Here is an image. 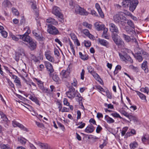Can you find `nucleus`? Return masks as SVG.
Segmentation results:
<instances>
[{
  "instance_id": "59",
  "label": "nucleus",
  "mask_w": 149,
  "mask_h": 149,
  "mask_svg": "<svg viewBox=\"0 0 149 149\" xmlns=\"http://www.w3.org/2000/svg\"><path fill=\"white\" fill-rule=\"evenodd\" d=\"M83 33L86 36H87L90 33L89 31L87 29H85L83 30Z\"/></svg>"
},
{
  "instance_id": "16",
  "label": "nucleus",
  "mask_w": 149,
  "mask_h": 149,
  "mask_svg": "<svg viewBox=\"0 0 149 149\" xmlns=\"http://www.w3.org/2000/svg\"><path fill=\"white\" fill-rule=\"evenodd\" d=\"M95 128L92 125H88L85 129L86 132L89 133L92 132L94 130Z\"/></svg>"
},
{
  "instance_id": "9",
  "label": "nucleus",
  "mask_w": 149,
  "mask_h": 149,
  "mask_svg": "<svg viewBox=\"0 0 149 149\" xmlns=\"http://www.w3.org/2000/svg\"><path fill=\"white\" fill-rule=\"evenodd\" d=\"M112 36L113 40L116 45H122L123 42L118 34L112 35Z\"/></svg>"
},
{
  "instance_id": "6",
  "label": "nucleus",
  "mask_w": 149,
  "mask_h": 149,
  "mask_svg": "<svg viewBox=\"0 0 149 149\" xmlns=\"http://www.w3.org/2000/svg\"><path fill=\"white\" fill-rule=\"evenodd\" d=\"M66 94L67 97L71 100H72L76 96V92L75 89L72 86L70 87Z\"/></svg>"
},
{
  "instance_id": "54",
  "label": "nucleus",
  "mask_w": 149,
  "mask_h": 149,
  "mask_svg": "<svg viewBox=\"0 0 149 149\" xmlns=\"http://www.w3.org/2000/svg\"><path fill=\"white\" fill-rule=\"evenodd\" d=\"M0 33H1L2 36L4 38H6L7 37L8 33L5 31H3Z\"/></svg>"
},
{
  "instance_id": "35",
  "label": "nucleus",
  "mask_w": 149,
  "mask_h": 149,
  "mask_svg": "<svg viewBox=\"0 0 149 149\" xmlns=\"http://www.w3.org/2000/svg\"><path fill=\"white\" fill-rule=\"evenodd\" d=\"M127 24L128 25L130 26V27L133 29H134L135 28V26L133 22L131 20H128L127 22Z\"/></svg>"
},
{
  "instance_id": "26",
  "label": "nucleus",
  "mask_w": 149,
  "mask_h": 149,
  "mask_svg": "<svg viewBox=\"0 0 149 149\" xmlns=\"http://www.w3.org/2000/svg\"><path fill=\"white\" fill-rule=\"evenodd\" d=\"M105 119L107 122L109 123H111L114 122V120L113 119L107 115H105Z\"/></svg>"
},
{
  "instance_id": "12",
  "label": "nucleus",
  "mask_w": 149,
  "mask_h": 149,
  "mask_svg": "<svg viewBox=\"0 0 149 149\" xmlns=\"http://www.w3.org/2000/svg\"><path fill=\"white\" fill-rule=\"evenodd\" d=\"M47 23H49V25H56L58 24V22L55 19L51 17H49L46 19Z\"/></svg>"
},
{
  "instance_id": "49",
  "label": "nucleus",
  "mask_w": 149,
  "mask_h": 149,
  "mask_svg": "<svg viewBox=\"0 0 149 149\" xmlns=\"http://www.w3.org/2000/svg\"><path fill=\"white\" fill-rule=\"evenodd\" d=\"M84 45L86 47H89L91 45V43L89 41L85 40L84 42Z\"/></svg>"
},
{
  "instance_id": "13",
  "label": "nucleus",
  "mask_w": 149,
  "mask_h": 149,
  "mask_svg": "<svg viewBox=\"0 0 149 149\" xmlns=\"http://www.w3.org/2000/svg\"><path fill=\"white\" fill-rule=\"evenodd\" d=\"M45 55L46 58L49 61L53 62L54 59L53 57L51 55V52L49 51H47L45 52Z\"/></svg>"
},
{
  "instance_id": "32",
  "label": "nucleus",
  "mask_w": 149,
  "mask_h": 149,
  "mask_svg": "<svg viewBox=\"0 0 149 149\" xmlns=\"http://www.w3.org/2000/svg\"><path fill=\"white\" fill-rule=\"evenodd\" d=\"M130 146L131 149H134L137 147L138 143L136 142H133L131 143Z\"/></svg>"
},
{
  "instance_id": "64",
  "label": "nucleus",
  "mask_w": 149,
  "mask_h": 149,
  "mask_svg": "<svg viewBox=\"0 0 149 149\" xmlns=\"http://www.w3.org/2000/svg\"><path fill=\"white\" fill-rule=\"evenodd\" d=\"M12 9L13 12L15 15H19V13L17 9L14 8H13Z\"/></svg>"
},
{
  "instance_id": "63",
  "label": "nucleus",
  "mask_w": 149,
  "mask_h": 149,
  "mask_svg": "<svg viewBox=\"0 0 149 149\" xmlns=\"http://www.w3.org/2000/svg\"><path fill=\"white\" fill-rule=\"evenodd\" d=\"M17 53L19 54V56H25L24 52L23 49L21 50L19 52Z\"/></svg>"
},
{
  "instance_id": "52",
  "label": "nucleus",
  "mask_w": 149,
  "mask_h": 149,
  "mask_svg": "<svg viewBox=\"0 0 149 149\" xmlns=\"http://www.w3.org/2000/svg\"><path fill=\"white\" fill-rule=\"evenodd\" d=\"M26 140L24 138H21L19 140V142L22 144H25Z\"/></svg>"
},
{
  "instance_id": "11",
  "label": "nucleus",
  "mask_w": 149,
  "mask_h": 149,
  "mask_svg": "<svg viewBox=\"0 0 149 149\" xmlns=\"http://www.w3.org/2000/svg\"><path fill=\"white\" fill-rule=\"evenodd\" d=\"M45 65L47 69V70L49 72V76L52 75V73L54 71V70L53 68L52 64L48 61H45Z\"/></svg>"
},
{
  "instance_id": "48",
  "label": "nucleus",
  "mask_w": 149,
  "mask_h": 149,
  "mask_svg": "<svg viewBox=\"0 0 149 149\" xmlns=\"http://www.w3.org/2000/svg\"><path fill=\"white\" fill-rule=\"evenodd\" d=\"M14 81L17 84L16 85H18L19 87H21V82L19 78L18 77L16 79H15Z\"/></svg>"
},
{
  "instance_id": "39",
  "label": "nucleus",
  "mask_w": 149,
  "mask_h": 149,
  "mask_svg": "<svg viewBox=\"0 0 149 149\" xmlns=\"http://www.w3.org/2000/svg\"><path fill=\"white\" fill-rule=\"evenodd\" d=\"M22 103L23 104H24L25 105H24L22 104V105L24 106L25 108H27L30 111H31L32 110H33V108L32 106L27 104L24 103L23 102H22Z\"/></svg>"
},
{
  "instance_id": "34",
  "label": "nucleus",
  "mask_w": 149,
  "mask_h": 149,
  "mask_svg": "<svg viewBox=\"0 0 149 149\" xmlns=\"http://www.w3.org/2000/svg\"><path fill=\"white\" fill-rule=\"evenodd\" d=\"M130 133L132 134H136V132L135 130L134 129H131L130 132H127L126 133V136H129L132 135L130 134Z\"/></svg>"
},
{
  "instance_id": "33",
  "label": "nucleus",
  "mask_w": 149,
  "mask_h": 149,
  "mask_svg": "<svg viewBox=\"0 0 149 149\" xmlns=\"http://www.w3.org/2000/svg\"><path fill=\"white\" fill-rule=\"evenodd\" d=\"M82 25L88 28L89 29H91L92 27V25L90 24H88L86 22H84Z\"/></svg>"
},
{
  "instance_id": "7",
  "label": "nucleus",
  "mask_w": 149,
  "mask_h": 149,
  "mask_svg": "<svg viewBox=\"0 0 149 149\" xmlns=\"http://www.w3.org/2000/svg\"><path fill=\"white\" fill-rule=\"evenodd\" d=\"M75 11L77 13L81 15H87L88 14L84 8H81L78 5L75 6Z\"/></svg>"
},
{
  "instance_id": "42",
  "label": "nucleus",
  "mask_w": 149,
  "mask_h": 149,
  "mask_svg": "<svg viewBox=\"0 0 149 149\" xmlns=\"http://www.w3.org/2000/svg\"><path fill=\"white\" fill-rule=\"evenodd\" d=\"M119 56L120 57V58L121 59L122 61H123L125 62L126 61V54H122L121 53H119Z\"/></svg>"
},
{
  "instance_id": "1",
  "label": "nucleus",
  "mask_w": 149,
  "mask_h": 149,
  "mask_svg": "<svg viewBox=\"0 0 149 149\" xmlns=\"http://www.w3.org/2000/svg\"><path fill=\"white\" fill-rule=\"evenodd\" d=\"M139 3L137 0H123L122 3V6L126 8H129V10L133 12Z\"/></svg>"
},
{
  "instance_id": "51",
  "label": "nucleus",
  "mask_w": 149,
  "mask_h": 149,
  "mask_svg": "<svg viewBox=\"0 0 149 149\" xmlns=\"http://www.w3.org/2000/svg\"><path fill=\"white\" fill-rule=\"evenodd\" d=\"M129 68L135 72H137L138 71V69L137 67H135L132 65L129 66Z\"/></svg>"
},
{
  "instance_id": "19",
  "label": "nucleus",
  "mask_w": 149,
  "mask_h": 149,
  "mask_svg": "<svg viewBox=\"0 0 149 149\" xmlns=\"http://www.w3.org/2000/svg\"><path fill=\"white\" fill-rule=\"evenodd\" d=\"M52 78L53 80L57 83H59L61 81L60 79L56 73H54L52 76Z\"/></svg>"
},
{
  "instance_id": "61",
  "label": "nucleus",
  "mask_w": 149,
  "mask_h": 149,
  "mask_svg": "<svg viewBox=\"0 0 149 149\" xmlns=\"http://www.w3.org/2000/svg\"><path fill=\"white\" fill-rule=\"evenodd\" d=\"M19 123L17 122L15 120H13L12 121V124L13 126L14 127H18Z\"/></svg>"
},
{
  "instance_id": "20",
  "label": "nucleus",
  "mask_w": 149,
  "mask_h": 149,
  "mask_svg": "<svg viewBox=\"0 0 149 149\" xmlns=\"http://www.w3.org/2000/svg\"><path fill=\"white\" fill-rule=\"evenodd\" d=\"M125 30L128 34H131L132 36H134L136 34V32L134 31L128 27H126Z\"/></svg>"
},
{
  "instance_id": "21",
  "label": "nucleus",
  "mask_w": 149,
  "mask_h": 149,
  "mask_svg": "<svg viewBox=\"0 0 149 149\" xmlns=\"http://www.w3.org/2000/svg\"><path fill=\"white\" fill-rule=\"evenodd\" d=\"M147 61H144L143 63H142L141 65V68L142 69L145 71V72L147 73L148 72V69L147 68Z\"/></svg>"
},
{
  "instance_id": "46",
  "label": "nucleus",
  "mask_w": 149,
  "mask_h": 149,
  "mask_svg": "<svg viewBox=\"0 0 149 149\" xmlns=\"http://www.w3.org/2000/svg\"><path fill=\"white\" fill-rule=\"evenodd\" d=\"M32 59L35 63H37L40 62L39 60L34 55H33L32 57Z\"/></svg>"
},
{
  "instance_id": "50",
  "label": "nucleus",
  "mask_w": 149,
  "mask_h": 149,
  "mask_svg": "<svg viewBox=\"0 0 149 149\" xmlns=\"http://www.w3.org/2000/svg\"><path fill=\"white\" fill-rule=\"evenodd\" d=\"M57 123L58 127H60L63 131H64L65 130V128L64 126L59 122H57Z\"/></svg>"
},
{
  "instance_id": "10",
  "label": "nucleus",
  "mask_w": 149,
  "mask_h": 149,
  "mask_svg": "<svg viewBox=\"0 0 149 149\" xmlns=\"http://www.w3.org/2000/svg\"><path fill=\"white\" fill-rule=\"evenodd\" d=\"M110 31L113 34H118V30L117 27L113 23H111L109 24Z\"/></svg>"
},
{
  "instance_id": "58",
  "label": "nucleus",
  "mask_w": 149,
  "mask_h": 149,
  "mask_svg": "<svg viewBox=\"0 0 149 149\" xmlns=\"http://www.w3.org/2000/svg\"><path fill=\"white\" fill-rule=\"evenodd\" d=\"M63 102V104L65 105H66L67 106H68L70 105V103L68 102V100L66 98H64Z\"/></svg>"
},
{
  "instance_id": "8",
  "label": "nucleus",
  "mask_w": 149,
  "mask_h": 149,
  "mask_svg": "<svg viewBox=\"0 0 149 149\" xmlns=\"http://www.w3.org/2000/svg\"><path fill=\"white\" fill-rule=\"evenodd\" d=\"M47 31L48 33L53 35H57L59 31L57 29L52 25H48Z\"/></svg>"
},
{
  "instance_id": "30",
  "label": "nucleus",
  "mask_w": 149,
  "mask_h": 149,
  "mask_svg": "<svg viewBox=\"0 0 149 149\" xmlns=\"http://www.w3.org/2000/svg\"><path fill=\"white\" fill-rule=\"evenodd\" d=\"M122 35L123 37L126 42H128L130 41L131 38L129 36L124 34H123Z\"/></svg>"
},
{
  "instance_id": "60",
  "label": "nucleus",
  "mask_w": 149,
  "mask_h": 149,
  "mask_svg": "<svg viewBox=\"0 0 149 149\" xmlns=\"http://www.w3.org/2000/svg\"><path fill=\"white\" fill-rule=\"evenodd\" d=\"M130 118H129L130 119H131L132 120H133L134 122H137L138 120V118L136 117L132 116H130Z\"/></svg>"
},
{
  "instance_id": "55",
  "label": "nucleus",
  "mask_w": 149,
  "mask_h": 149,
  "mask_svg": "<svg viewBox=\"0 0 149 149\" xmlns=\"http://www.w3.org/2000/svg\"><path fill=\"white\" fill-rule=\"evenodd\" d=\"M102 128L100 125H98L96 129V132L97 133H99L100 131L102 130Z\"/></svg>"
},
{
  "instance_id": "23",
  "label": "nucleus",
  "mask_w": 149,
  "mask_h": 149,
  "mask_svg": "<svg viewBox=\"0 0 149 149\" xmlns=\"http://www.w3.org/2000/svg\"><path fill=\"white\" fill-rule=\"evenodd\" d=\"M70 73L68 70H63L62 71L61 74L63 77L66 78L69 76Z\"/></svg>"
},
{
  "instance_id": "57",
  "label": "nucleus",
  "mask_w": 149,
  "mask_h": 149,
  "mask_svg": "<svg viewBox=\"0 0 149 149\" xmlns=\"http://www.w3.org/2000/svg\"><path fill=\"white\" fill-rule=\"evenodd\" d=\"M54 54L56 56L58 57L59 55V53L58 50L56 49H54Z\"/></svg>"
},
{
  "instance_id": "62",
  "label": "nucleus",
  "mask_w": 149,
  "mask_h": 149,
  "mask_svg": "<svg viewBox=\"0 0 149 149\" xmlns=\"http://www.w3.org/2000/svg\"><path fill=\"white\" fill-rule=\"evenodd\" d=\"M97 11H98V13L100 15V16L102 18H104V14H103L101 9H100L99 10H98Z\"/></svg>"
},
{
  "instance_id": "28",
  "label": "nucleus",
  "mask_w": 149,
  "mask_h": 149,
  "mask_svg": "<svg viewBox=\"0 0 149 149\" xmlns=\"http://www.w3.org/2000/svg\"><path fill=\"white\" fill-rule=\"evenodd\" d=\"M31 8L33 9V10L35 12L36 15L37 16L38 15V9L37 8L36 5V4L33 3L31 5Z\"/></svg>"
},
{
  "instance_id": "37",
  "label": "nucleus",
  "mask_w": 149,
  "mask_h": 149,
  "mask_svg": "<svg viewBox=\"0 0 149 149\" xmlns=\"http://www.w3.org/2000/svg\"><path fill=\"white\" fill-rule=\"evenodd\" d=\"M91 74L96 80H99L100 79L99 75L95 72Z\"/></svg>"
},
{
  "instance_id": "38",
  "label": "nucleus",
  "mask_w": 149,
  "mask_h": 149,
  "mask_svg": "<svg viewBox=\"0 0 149 149\" xmlns=\"http://www.w3.org/2000/svg\"><path fill=\"white\" fill-rule=\"evenodd\" d=\"M111 115L113 117L116 118H119L120 119H122V118L120 115L117 112H114L111 113Z\"/></svg>"
},
{
  "instance_id": "31",
  "label": "nucleus",
  "mask_w": 149,
  "mask_h": 149,
  "mask_svg": "<svg viewBox=\"0 0 149 149\" xmlns=\"http://www.w3.org/2000/svg\"><path fill=\"white\" fill-rule=\"evenodd\" d=\"M79 54L80 57L82 60H87L88 59V56L87 55L83 54L81 52H79Z\"/></svg>"
},
{
  "instance_id": "2",
  "label": "nucleus",
  "mask_w": 149,
  "mask_h": 149,
  "mask_svg": "<svg viewBox=\"0 0 149 149\" xmlns=\"http://www.w3.org/2000/svg\"><path fill=\"white\" fill-rule=\"evenodd\" d=\"M123 12H120L114 15L113 17V19L114 22L118 24L124 25V21L125 20L126 18L123 16Z\"/></svg>"
},
{
  "instance_id": "44",
  "label": "nucleus",
  "mask_w": 149,
  "mask_h": 149,
  "mask_svg": "<svg viewBox=\"0 0 149 149\" xmlns=\"http://www.w3.org/2000/svg\"><path fill=\"white\" fill-rule=\"evenodd\" d=\"M120 113L123 115L124 116H126L128 118H130V115L126 112L124 110L120 111Z\"/></svg>"
},
{
  "instance_id": "18",
  "label": "nucleus",
  "mask_w": 149,
  "mask_h": 149,
  "mask_svg": "<svg viewBox=\"0 0 149 149\" xmlns=\"http://www.w3.org/2000/svg\"><path fill=\"white\" fill-rule=\"evenodd\" d=\"M39 87L40 88L42 91V92L47 93H49V91L47 88L43 86V84L39 85Z\"/></svg>"
},
{
  "instance_id": "15",
  "label": "nucleus",
  "mask_w": 149,
  "mask_h": 149,
  "mask_svg": "<svg viewBox=\"0 0 149 149\" xmlns=\"http://www.w3.org/2000/svg\"><path fill=\"white\" fill-rule=\"evenodd\" d=\"M33 33L35 36L36 38L39 40H43L45 39L42 35L41 34L40 35V33L33 31Z\"/></svg>"
},
{
  "instance_id": "14",
  "label": "nucleus",
  "mask_w": 149,
  "mask_h": 149,
  "mask_svg": "<svg viewBox=\"0 0 149 149\" xmlns=\"http://www.w3.org/2000/svg\"><path fill=\"white\" fill-rule=\"evenodd\" d=\"M97 41L101 45L108 47L109 46V43L106 40L100 38L97 39Z\"/></svg>"
},
{
  "instance_id": "47",
  "label": "nucleus",
  "mask_w": 149,
  "mask_h": 149,
  "mask_svg": "<svg viewBox=\"0 0 149 149\" xmlns=\"http://www.w3.org/2000/svg\"><path fill=\"white\" fill-rule=\"evenodd\" d=\"M87 69L88 70V72L90 73L91 74L94 72V68L91 66H88L87 67Z\"/></svg>"
},
{
  "instance_id": "56",
  "label": "nucleus",
  "mask_w": 149,
  "mask_h": 149,
  "mask_svg": "<svg viewBox=\"0 0 149 149\" xmlns=\"http://www.w3.org/2000/svg\"><path fill=\"white\" fill-rule=\"evenodd\" d=\"M37 126L43 128L44 127V125L40 123L37 121L35 122Z\"/></svg>"
},
{
  "instance_id": "25",
  "label": "nucleus",
  "mask_w": 149,
  "mask_h": 149,
  "mask_svg": "<svg viewBox=\"0 0 149 149\" xmlns=\"http://www.w3.org/2000/svg\"><path fill=\"white\" fill-rule=\"evenodd\" d=\"M38 144L39 146L42 148L49 149L50 147L48 146V145L47 144H44L38 142Z\"/></svg>"
},
{
  "instance_id": "40",
  "label": "nucleus",
  "mask_w": 149,
  "mask_h": 149,
  "mask_svg": "<svg viewBox=\"0 0 149 149\" xmlns=\"http://www.w3.org/2000/svg\"><path fill=\"white\" fill-rule=\"evenodd\" d=\"M128 128V127H125L123 128L121 132L122 136H123L125 135Z\"/></svg>"
},
{
  "instance_id": "3",
  "label": "nucleus",
  "mask_w": 149,
  "mask_h": 149,
  "mask_svg": "<svg viewBox=\"0 0 149 149\" xmlns=\"http://www.w3.org/2000/svg\"><path fill=\"white\" fill-rule=\"evenodd\" d=\"M52 13L58 17V20L61 23L64 22L63 15L61 12L60 8L56 6H54L53 7L52 10Z\"/></svg>"
},
{
  "instance_id": "29",
  "label": "nucleus",
  "mask_w": 149,
  "mask_h": 149,
  "mask_svg": "<svg viewBox=\"0 0 149 149\" xmlns=\"http://www.w3.org/2000/svg\"><path fill=\"white\" fill-rule=\"evenodd\" d=\"M137 93V95L139 96V97L141 100L146 101V97L144 95L138 91Z\"/></svg>"
},
{
  "instance_id": "45",
  "label": "nucleus",
  "mask_w": 149,
  "mask_h": 149,
  "mask_svg": "<svg viewBox=\"0 0 149 149\" xmlns=\"http://www.w3.org/2000/svg\"><path fill=\"white\" fill-rule=\"evenodd\" d=\"M56 104L58 106V108L59 109V111H61L62 107V104L59 101H58L56 102Z\"/></svg>"
},
{
  "instance_id": "4",
  "label": "nucleus",
  "mask_w": 149,
  "mask_h": 149,
  "mask_svg": "<svg viewBox=\"0 0 149 149\" xmlns=\"http://www.w3.org/2000/svg\"><path fill=\"white\" fill-rule=\"evenodd\" d=\"M30 32L29 30H28V32L26 36L24 42L29 43L30 45V48L31 50H33L36 47V42L32 41L31 38L29 35V34Z\"/></svg>"
},
{
  "instance_id": "27",
  "label": "nucleus",
  "mask_w": 149,
  "mask_h": 149,
  "mask_svg": "<svg viewBox=\"0 0 149 149\" xmlns=\"http://www.w3.org/2000/svg\"><path fill=\"white\" fill-rule=\"evenodd\" d=\"M0 148L1 149H11L10 146L8 144H5L3 143H0Z\"/></svg>"
},
{
  "instance_id": "17",
  "label": "nucleus",
  "mask_w": 149,
  "mask_h": 149,
  "mask_svg": "<svg viewBox=\"0 0 149 149\" xmlns=\"http://www.w3.org/2000/svg\"><path fill=\"white\" fill-rule=\"evenodd\" d=\"M95 26L96 29L99 31L103 30L105 26L104 24H100L98 22H96L95 24Z\"/></svg>"
},
{
  "instance_id": "36",
  "label": "nucleus",
  "mask_w": 149,
  "mask_h": 149,
  "mask_svg": "<svg viewBox=\"0 0 149 149\" xmlns=\"http://www.w3.org/2000/svg\"><path fill=\"white\" fill-rule=\"evenodd\" d=\"M126 61L125 62H126L127 61H129L131 63H132L133 62V60L131 59L130 57L127 54H126Z\"/></svg>"
},
{
  "instance_id": "43",
  "label": "nucleus",
  "mask_w": 149,
  "mask_h": 149,
  "mask_svg": "<svg viewBox=\"0 0 149 149\" xmlns=\"http://www.w3.org/2000/svg\"><path fill=\"white\" fill-rule=\"evenodd\" d=\"M143 56L146 59H149V54L145 51H143L142 53Z\"/></svg>"
},
{
  "instance_id": "22",
  "label": "nucleus",
  "mask_w": 149,
  "mask_h": 149,
  "mask_svg": "<svg viewBox=\"0 0 149 149\" xmlns=\"http://www.w3.org/2000/svg\"><path fill=\"white\" fill-rule=\"evenodd\" d=\"M134 56L139 62H141L143 60L141 53H137L135 54Z\"/></svg>"
},
{
  "instance_id": "5",
  "label": "nucleus",
  "mask_w": 149,
  "mask_h": 149,
  "mask_svg": "<svg viewBox=\"0 0 149 149\" xmlns=\"http://www.w3.org/2000/svg\"><path fill=\"white\" fill-rule=\"evenodd\" d=\"M28 32V30L23 35H17L16 36L13 35L12 33H10L9 35L12 38V39L14 40L17 41L19 39H22L23 41H24Z\"/></svg>"
},
{
  "instance_id": "24",
  "label": "nucleus",
  "mask_w": 149,
  "mask_h": 149,
  "mask_svg": "<svg viewBox=\"0 0 149 149\" xmlns=\"http://www.w3.org/2000/svg\"><path fill=\"white\" fill-rule=\"evenodd\" d=\"M148 134H146L144 135L141 138L142 141L144 144H146V142L148 141L149 139Z\"/></svg>"
},
{
  "instance_id": "53",
  "label": "nucleus",
  "mask_w": 149,
  "mask_h": 149,
  "mask_svg": "<svg viewBox=\"0 0 149 149\" xmlns=\"http://www.w3.org/2000/svg\"><path fill=\"white\" fill-rule=\"evenodd\" d=\"M7 80L9 84V85L11 87L14 88V85L13 84L12 82V81L8 79H7Z\"/></svg>"
},
{
  "instance_id": "41",
  "label": "nucleus",
  "mask_w": 149,
  "mask_h": 149,
  "mask_svg": "<svg viewBox=\"0 0 149 149\" xmlns=\"http://www.w3.org/2000/svg\"><path fill=\"white\" fill-rule=\"evenodd\" d=\"M18 127H19L21 130H23L25 131H27V129L22 124L19 123L18 125Z\"/></svg>"
}]
</instances>
